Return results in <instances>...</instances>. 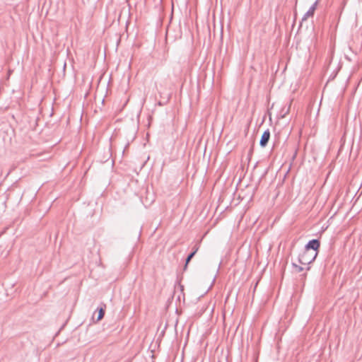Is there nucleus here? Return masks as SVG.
Wrapping results in <instances>:
<instances>
[{
    "mask_svg": "<svg viewBox=\"0 0 362 362\" xmlns=\"http://www.w3.org/2000/svg\"><path fill=\"white\" fill-rule=\"evenodd\" d=\"M314 12L309 8V10L303 15L301 21H306L308 18L313 17L314 16Z\"/></svg>",
    "mask_w": 362,
    "mask_h": 362,
    "instance_id": "423d86ee",
    "label": "nucleus"
},
{
    "mask_svg": "<svg viewBox=\"0 0 362 362\" xmlns=\"http://www.w3.org/2000/svg\"><path fill=\"white\" fill-rule=\"evenodd\" d=\"M199 249V243H196L192 247V251L187 255L185 259V264L183 267V270L185 271L187 269L188 264L190 262L192 259L194 257L196 253Z\"/></svg>",
    "mask_w": 362,
    "mask_h": 362,
    "instance_id": "7ed1b4c3",
    "label": "nucleus"
},
{
    "mask_svg": "<svg viewBox=\"0 0 362 362\" xmlns=\"http://www.w3.org/2000/svg\"><path fill=\"white\" fill-rule=\"evenodd\" d=\"M105 308H106L105 304H103L100 308H98L97 309L98 316L96 317L95 322H99L104 317V315L105 313Z\"/></svg>",
    "mask_w": 362,
    "mask_h": 362,
    "instance_id": "39448f33",
    "label": "nucleus"
},
{
    "mask_svg": "<svg viewBox=\"0 0 362 362\" xmlns=\"http://www.w3.org/2000/svg\"><path fill=\"white\" fill-rule=\"evenodd\" d=\"M182 73V69L180 66L177 65L174 67V74L177 78H179L180 77Z\"/></svg>",
    "mask_w": 362,
    "mask_h": 362,
    "instance_id": "0eeeda50",
    "label": "nucleus"
},
{
    "mask_svg": "<svg viewBox=\"0 0 362 362\" xmlns=\"http://www.w3.org/2000/svg\"><path fill=\"white\" fill-rule=\"evenodd\" d=\"M317 4H318V1L317 0L310 7V10L312 11H313L315 13L316 8H317Z\"/></svg>",
    "mask_w": 362,
    "mask_h": 362,
    "instance_id": "1a4fd4ad",
    "label": "nucleus"
},
{
    "mask_svg": "<svg viewBox=\"0 0 362 362\" xmlns=\"http://www.w3.org/2000/svg\"><path fill=\"white\" fill-rule=\"evenodd\" d=\"M269 139H270V131L269 129H267V130H265L262 136H261V139H260V141H259V146L262 148L265 147L269 141Z\"/></svg>",
    "mask_w": 362,
    "mask_h": 362,
    "instance_id": "20e7f679",
    "label": "nucleus"
},
{
    "mask_svg": "<svg viewBox=\"0 0 362 362\" xmlns=\"http://www.w3.org/2000/svg\"><path fill=\"white\" fill-rule=\"evenodd\" d=\"M95 313H93V317H92L93 320H95Z\"/></svg>",
    "mask_w": 362,
    "mask_h": 362,
    "instance_id": "9d476101",
    "label": "nucleus"
},
{
    "mask_svg": "<svg viewBox=\"0 0 362 362\" xmlns=\"http://www.w3.org/2000/svg\"><path fill=\"white\" fill-rule=\"evenodd\" d=\"M200 242H202V240H199V241H198L197 243H200Z\"/></svg>",
    "mask_w": 362,
    "mask_h": 362,
    "instance_id": "9b49d317",
    "label": "nucleus"
},
{
    "mask_svg": "<svg viewBox=\"0 0 362 362\" xmlns=\"http://www.w3.org/2000/svg\"><path fill=\"white\" fill-rule=\"evenodd\" d=\"M317 256V252H308L303 250L298 256V262L303 265L310 264L315 261Z\"/></svg>",
    "mask_w": 362,
    "mask_h": 362,
    "instance_id": "f257e3e1",
    "label": "nucleus"
},
{
    "mask_svg": "<svg viewBox=\"0 0 362 362\" xmlns=\"http://www.w3.org/2000/svg\"><path fill=\"white\" fill-rule=\"evenodd\" d=\"M320 242L318 239H313L305 245L303 250L308 252H317L318 253Z\"/></svg>",
    "mask_w": 362,
    "mask_h": 362,
    "instance_id": "f03ea898",
    "label": "nucleus"
},
{
    "mask_svg": "<svg viewBox=\"0 0 362 362\" xmlns=\"http://www.w3.org/2000/svg\"><path fill=\"white\" fill-rule=\"evenodd\" d=\"M292 265L293 267L296 269V271L297 272H301L302 271H303V267H301V266H299L295 263H292Z\"/></svg>",
    "mask_w": 362,
    "mask_h": 362,
    "instance_id": "6e6552de",
    "label": "nucleus"
}]
</instances>
